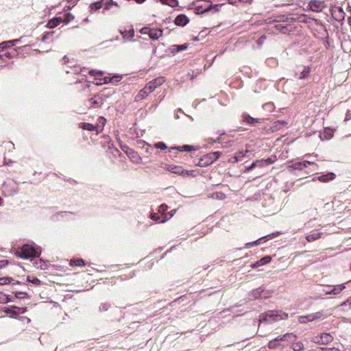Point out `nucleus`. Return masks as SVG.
I'll return each instance as SVG.
<instances>
[{
  "mask_svg": "<svg viewBox=\"0 0 351 351\" xmlns=\"http://www.w3.org/2000/svg\"><path fill=\"white\" fill-rule=\"evenodd\" d=\"M41 254V247L35 245L34 243L24 244L19 252V256L24 258L38 257Z\"/></svg>",
  "mask_w": 351,
  "mask_h": 351,
  "instance_id": "1",
  "label": "nucleus"
},
{
  "mask_svg": "<svg viewBox=\"0 0 351 351\" xmlns=\"http://www.w3.org/2000/svg\"><path fill=\"white\" fill-rule=\"evenodd\" d=\"M288 318V314L282 311H268L262 315V319L268 323L279 322Z\"/></svg>",
  "mask_w": 351,
  "mask_h": 351,
  "instance_id": "2",
  "label": "nucleus"
},
{
  "mask_svg": "<svg viewBox=\"0 0 351 351\" xmlns=\"http://www.w3.org/2000/svg\"><path fill=\"white\" fill-rule=\"evenodd\" d=\"M296 339V336L293 333H286L283 335L277 337L271 340L268 343V348L271 350L276 349L281 346L280 341H292Z\"/></svg>",
  "mask_w": 351,
  "mask_h": 351,
  "instance_id": "3",
  "label": "nucleus"
},
{
  "mask_svg": "<svg viewBox=\"0 0 351 351\" xmlns=\"http://www.w3.org/2000/svg\"><path fill=\"white\" fill-rule=\"evenodd\" d=\"M1 310L7 313L10 315V317L16 318V317L20 314H23L27 311V307H19L16 306H4L1 308Z\"/></svg>",
  "mask_w": 351,
  "mask_h": 351,
  "instance_id": "4",
  "label": "nucleus"
},
{
  "mask_svg": "<svg viewBox=\"0 0 351 351\" xmlns=\"http://www.w3.org/2000/svg\"><path fill=\"white\" fill-rule=\"evenodd\" d=\"M103 4L105 5L103 12L104 10H108L110 5H117V3L112 0H101V1H96L90 3L89 5L90 12L93 13L94 11L101 9Z\"/></svg>",
  "mask_w": 351,
  "mask_h": 351,
  "instance_id": "5",
  "label": "nucleus"
},
{
  "mask_svg": "<svg viewBox=\"0 0 351 351\" xmlns=\"http://www.w3.org/2000/svg\"><path fill=\"white\" fill-rule=\"evenodd\" d=\"M322 316L323 313L321 311H318L314 313L308 314L306 315L299 316L298 320L300 324H308L309 322L322 318Z\"/></svg>",
  "mask_w": 351,
  "mask_h": 351,
  "instance_id": "6",
  "label": "nucleus"
},
{
  "mask_svg": "<svg viewBox=\"0 0 351 351\" xmlns=\"http://www.w3.org/2000/svg\"><path fill=\"white\" fill-rule=\"evenodd\" d=\"M104 99L100 94L95 95L93 97L90 98L88 100V104L89 108H98L104 104Z\"/></svg>",
  "mask_w": 351,
  "mask_h": 351,
  "instance_id": "7",
  "label": "nucleus"
},
{
  "mask_svg": "<svg viewBox=\"0 0 351 351\" xmlns=\"http://www.w3.org/2000/svg\"><path fill=\"white\" fill-rule=\"evenodd\" d=\"M308 6L312 11L319 12L326 8V4L324 1L319 0H311L308 3Z\"/></svg>",
  "mask_w": 351,
  "mask_h": 351,
  "instance_id": "8",
  "label": "nucleus"
},
{
  "mask_svg": "<svg viewBox=\"0 0 351 351\" xmlns=\"http://www.w3.org/2000/svg\"><path fill=\"white\" fill-rule=\"evenodd\" d=\"M346 288L345 284H340L335 286L328 285L326 289H324L326 294L337 295Z\"/></svg>",
  "mask_w": 351,
  "mask_h": 351,
  "instance_id": "9",
  "label": "nucleus"
},
{
  "mask_svg": "<svg viewBox=\"0 0 351 351\" xmlns=\"http://www.w3.org/2000/svg\"><path fill=\"white\" fill-rule=\"evenodd\" d=\"M210 0H196L193 2L194 5V12L197 15L203 14V10L207 3H209Z\"/></svg>",
  "mask_w": 351,
  "mask_h": 351,
  "instance_id": "10",
  "label": "nucleus"
},
{
  "mask_svg": "<svg viewBox=\"0 0 351 351\" xmlns=\"http://www.w3.org/2000/svg\"><path fill=\"white\" fill-rule=\"evenodd\" d=\"M165 80L162 77L154 79L145 85L146 89H149V91L152 93L158 86H161L165 82Z\"/></svg>",
  "mask_w": 351,
  "mask_h": 351,
  "instance_id": "11",
  "label": "nucleus"
},
{
  "mask_svg": "<svg viewBox=\"0 0 351 351\" xmlns=\"http://www.w3.org/2000/svg\"><path fill=\"white\" fill-rule=\"evenodd\" d=\"M214 162L213 161V158L210 156V154H206L201 157L197 164V166L201 167H208L210 165L213 164Z\"/></svg>",
  "mask_w": 351,
  "mask_h": 351,
  "instance_id": "12",
  "label": "nucleus"
},
{
  "mask_svg": "<svg viewBox=\"0 0 351 351\" xmlns=\"http://www.w3.org/2000/svg\"><path fill=\"white\" fill-rule=\"evenodd\" d=\"M119 32L123 36V38L126 41H131L134 37V30L132 27L128 30L120 28Z\"/></svg>",
  "mask_w": 351,
  "mask_h": 351,
  "instance_id": "13",
  "label": "nucleus"
},
{
  "mask_svg": "<svg viewBox=\"0 0 351 351\" xmlns=\"http://www.w3.org/2000/svg\"><path fill=\"white\" fill-rule=\"evenodd\" d=\"M189 17L184 14H180L178 15L174 20V23L177 26H181V27L185 26L187 23H189Z\"/></svg>",
  "mask_w": 351,
  "mask_h": 351,
  "instance_id": "14",
  "label": "nucleus"
},
{
  "mask_svg": "<svg viewBox=\"0 0 351 351\" xmlns=\"http://www.w3.org/2000/svg\"><path fill=\"white\" fill-rule=\"evenodd\" d=\"M309 165H315V163L308 160H304L302 162H296L293 163L291 165V167L296 170H302Z\"/></svg>",
  "mask_w": 351,
  "mask_h": 351,
  "instance_id": "15",
  "label": "nucleus"
},
{
  "mask_svg": "<svg viewBox=\"0 0 351 351\" xmlns=\"http://www.w3.org/2000/svg\"><path fill=\"white\" fill-rule=\"evenodd\" d=\"M319 338V339L317 340V342L322 345H326L331 342L333 339L332 336L330 334L326 332L322 333Z\"/></svg>",
  "mask_w": 351,
  "mask_h": 351,
  "instance_id": "16",
  "label": "nucleus"
},
{
  "mask_svg": "<svg viewBox=\"0 0 351 351\" xmlns=\"http://www.w3.org/2000/svg\"><path fill=\"white\" fill-rule=\"evenodd\" d=\"M23 37L18 38V39H14L11 40H7L3 41L0 43V49H5L7 48H10L11 47L15 45L16 44L20 43L22 40Z\"/></svg>",
  "mask_w": 351,
  "mask_h": 351,
  "instance_id": "17",
  "label": "nucleus"
},
{
  "mask_svg": "<svg viewBox=\"0 0 351 351\" xmlns=\"http://www.w3.org/2000/svg\"><path fill=\"white\" fill-rule=\"evenodd\" d=\"M168 171L178 175L189 174L188 171L183 169L181 167L169 165L167 168Z\"/></svg>",
  "mask_w": 351,
  "mask_h": 351,
  "instance_id": "18",
  "label": "nucleus"
},
{
  "mask_svg": "<svg viewBox=\"0 0 351 351\" xmlns=\"http://www.w3.org/2000/svg\"><path fill=\"white\" fill-rule=\"evenodd\" d=\"M271 261V257L269 256H265L256 261V263H253L251 267L254 269L258 268L261 266L265 265L269 263H270Z\"/></svg>",
  "mask_w": 351,
  "mask_h": 351,
  "instance_id": "19",
  "label": "nucleus"
},
{
  "mask_svg": "<svg viewBox=\"0 0 351 351\" xmlns=\"http://www.w3.org/2000/svg\"><path fill=\"white\" fill-rule=\"evenodd\" d=\"M336 177V175L332 172H328L326 174L319 176L317 179L322 182H326L330 180H333Z\"/></svg>",
  "mask_w": 351,
  "mask_h": 351,
  "instance_id": "20",
  "label": "nucleus"
},
{
  "mask_svg": "<svg viewBox=\"0 0 351 351\" xmlns=\"http://www.w3.org/2000/svg\"><path fill=\"white\" fill-rule=\"evenodd\" d=\"M162 36V29L152 28L151 30H149V36L152 40H158Z\"/></svg>",
  "mask_w": 351,
  "mask_h": 351,
  "instance_id": "21",
  "label": "nucleus"
},
{
  "mask_svg": "<svg viewBox=\"0 0 351 351\" xmlns=\"http://www.w3.org/2000/svg\"><path fill=\"white\" fill-rule=\"evenodd\" d=\"M265 161L262 159L256 160L254 161L249 167H245V172H249L254 169L256 167H265Z\"/></svg>",
  "mask_w": 351,
  "mask_h": 351,
  "instance_id": "22",
  "label": "nucleus"
},
{
  "mask_svg": "<svg viewBox=\"0 0 351 351\" xmlns=\"http://www.w3.org/2000/svg\"><path fill=\"white\" fill-rule=\"evenodd\" d=\"M62 23V19L60 16L54 17L49 20L47 23V27L49 28H54Z\"/></svg>",
  "mask_w": 351,
  "mask_h": 351,
  "instance_id": "23",
  "label": "nucleus"
},
{
  "mask_svg": "<svg viewBox=\"0 0 351 351\" xmlns=\"http://www.w3.org/2000/svg\"><path fill=\"white\" fill-rule=\"evenodd\" d=\"M150 93H151V92L149 91V89H146V86H145L143 89H141L139 91L138 95L136 96V99L141 100V99L145 98L146 97H147L149 95V94H150Z\"/></svg>",
  "mask_w": 351,
  "mask_h": 351,
  "instance_id": "24",
  "label": "nucleus"
},
{
  "mask_svg": "<svg viewBox=\"0 0 351 351\" xmlns=\"http://www.w3.org/2000/svg\"><path fill=\"white\" fill-rule=\"evenodd\" d=\"M79 127L83 130L88 131H94L97 129L96 126L89 123H80Z\"/></svg>",
  "mask_w": 351,
  "mask_h": 351,
  "instance_id": "25",
  "label": "nucleus"
},
{
  "mask_svg": "<svg viewBox=\"0 0 351 351\" xmlns=\"http://www.w3.org/2000/svg\"><path fill=\"white\" fill-rule=\"evenodd\" d=\"M122 78L121 75H114L112 77H106L104 78V82H100V84H107L108 82H118Z\"/></svg>",
  "mask_w": 351,
  "mask_h": 351,
  "instance_id": "26",
  "label": "nucleus"
},
{
  "mask_svg": "<svg viewBox=\"0 0 351 351\" xmlns=\"http://www.w3.org/2000/svg\"><path fill=\"white\" fill-rule=\"evenodd\" d=\"M323 233L322 232H313L306 237V239L308 242L314 241L318 239H319Z\"/></svg>",
  "mask_w": 351,
  "mask_h": 351,
  "instance_id": "27",
  "label": "nucleus"
},
{
  "mask_svg": "<svg viewBox=\"0 0 351 351\" xmlns=\"http://www.w3.org/2000/svg\"><path fill=\"white\" fill-rule=\"evenodd\" d=\"M16 56V49L14 52L3 51V49L0 51V59H3L5 57L9 59L13 58Z\"/></svg>",
  "mask_w": 351,
  "mask_h": 351,
  "instance_id": "28",
  "label": "nucleus"
},
{
  "mask_svg": "<svg viewBox=\"0 0 351 351\" xmlns=\"http://www.w3.org/2000/svg\"><path fill=\"white\" fill-rule=\"evenodd\" d=\"M174 149H176L180 152H191V151L196 150V148L194 146L189 145L178 146V147H175Z\"/></svg>",
  "mask_w": 351,
  "mask_h": 351,
  "instance_id": "29",
  "label": "nucleus"
},
{
  "mask_svg": "<svg viewBox=\"0 0 351 351\" xmlns=\"http://www.w3.org/2000/svg\"><path fill=\"white\" fill-rule=\"evenodd\" d=\"M13 301L11 295H6L3 292L0 291V303H8L9 302Z\"/></svg>",
  "mask_w": 351,
  "mask_h": 351,
  "instance_id": "30",
  "label": "nucleus"
},
{
  "mask_svg": "<svg viewBox=\"0 0 351 351\" xmlns=\"http://www.w3.org/2000/svg\"><path fill=\"white\" fill-rule=\"evenodd\" d=\"M70 265L71 267H75V266L80 267V266L85 265V263L82 258L73 259V260H71Z\"/></svg>",
  "mask_w": 351,
  "mask_h": 351,
  "instance_id": "31",
  "label": "nucleus"
},
{
  "mask_svg": "<svg viewBox=\"0 0 351 351\" xmlns=\"http://www.w3.org/2000/svg\"><path fill=\"white\" fill-rule=\"evenodd\" d=\"M291 348L294 351H302L304 349V344L301 341H298L295 343H293L291 345Z\"/></svg>",
  "mask_w": 351,
  "mask_h": 351,
  "instance_id": "32",
  "label": "nucleus"
},
{
  "mask_svg": "<svg viewBox=\"0 0 351 351\" xmlns=\"http://www.w3.org/2000/svg\"><path fill=\"white\" fill-rule=\"evenodd\" d=\"M162 4L167 5L171 8H176L178 5V0H159Z\"/></svg>",
  "mask_w": 351,
  "mask_h": 351,
  "instance_id": "33",
  "label": "nucleus"
},
{
  "mask_svg": "<svg viewBox=\"0 0 351 351\" xmlns=\"http://www.w3.org/2000/svg\"><path fill=\"white\" fill-rule=\"evenodd\" d=\"M311 72V69L310 67H305L304 69V70L300 73L299 77H298V79L300 80H302V79H305L306 77H307L309 75Z\"/></svg>",
  "mask_w": 351,
  "mask_h": 351,
  "instance_id": "34",
  "label": "nucleus"
},
{
  "mask_svg": "<svg viewBox=\"0 0 351 351\" xmlns=\"http://www.w3.org/2000/svg\"><path fill=\"white\" fill-rule=\"evenodd\" d=\"M274 104L272 102L265 103L263 105V108L268 112H272L274 110Z\"/></svg>",
  "mask_w": 351,
  "mask_h": 351,
  "instance_id": "35",
  "label": "nucleus"
},
{
  "mask_svg": "<svg viewBox=\"0 0 351 351\" xmlns=\"http://www.w3.org/2000/svg\"><path fill=\"white\" fill-rule=\"evenodd\" d=\"M280 129V126L276 123V121H274L271 126L269 127L268 131L271 132V133H274Z\"/></svg>",
  "mask_w": 351,
  "mask_h": 351,
  "instance_id": "36",
  "label": "nucleus"
},
{
  "mask_svg": "<svg viewBox=\"0 0 351 351\" xmlns=\"http://www.w3.org/2000/svg\"><path fill=\"white\" fill-rule=\"evenodd\" d=\"M242 117H243V120L249 123L250 125H253V121H254V118L252 117L250 114H243L242 115Z\"/></svg>",
  "mask_w": 351,
  "mask_h": 351,
  "instance_id": "37",
  "label": "nucleus"
},
{
  "mask_svg": "<svg viewBox=\"0 0 351 351\" xmlns=\"http://www.w3.org/2000/svg\"><path fill=\"white\" fill-rule=\"evenodd\" d=\"M276 156H271V157H269L266 159H262L263 161H265V167L269 165H271L273 163L275 162V161L276 160Z\"/></svg>",
  "mask_w": 351,
  "mask_h": 351,
  "instance_id": "38",
  "label": "nucleus"
},
{
  "mask_svg": "<svg viewBox=\"0 0 351 351\" xmlns=\"http://www.w3.org/2000/svg\"><path fill=\"white\" fill-rule=\"evenodd\" d=\"M74 19V16L71 13H66L64 15V19H62V23L64 24H68L70 21H71Z\"/></svg>",
  "mask_w": 351,
  "mask_h": 351,
  "instance_id": "39",
  "label": "nucleus"
},
{
  "mask_svg": "<svg viewBox=\"0 0 351 351\" xmlns=\"http://www.w3.org/2000/svg\"><path fill=\"white\" fill-rule=\"evenodd\" d=\"M333 131L330 128H325L324 132V136L325 139H330L332 136Z\"/></svg>",
  "mask_w": 351,
  "mask_h": 351,
  "instance_id": "40",
  "label": "nucleus"
},
{
  "mask_svg": "<svg viewBox=\"0 0 351 351\" xmlns=\"http://www.w3.org/2000/svg\"><path fill=\"white\" fill-rule=\"evenodd\" d=\"M13 279L10 277H1L0 278V285H8L12 282Z\"/></svg>",
  "mask_w": 351,
  "mask_h": 351,
  "instance_id": "41",
  "label": "nucleus"
},
{
  "mask_svg": "<svg viewBox=\"0 0 351 351\" xmlns=\"http://www.w3.org/2000/svg\"><path fill=\"white\" fill-rule=\"evenodd\" d=\"M34 264L37 268H40V269H45L47 268L46 263L41 259H40L38 262H35Z\"/></svg>",
  "mask_w": 351,
  "mask_h": 351,
  "instance_id": "42",
  "label": "nucleus"
},
{
  "mask_svg": "<svg viewBox=\"0 0 351 351\" xmlns=\"http://www.w3.org/2000/svg\"><path fill=\"white\" fill-rule=\"evenodd\" d=\"M27 280L28 282H32L34 285H40V283H41V281L38 278H36V277H33L31 279V278L29 276H27Z\"/></svg>",
  "mask_w": 351,
  "mask_h": 351,
  "instance_id": "43",
  "label": "nucleus"
},
{
  "mask_svg": "<svg viewBox=\"0 0 351 351\" xmlns=\"http://www.w3.org/2000/svg\"><path fill=\"white\" fill-rule=\"evenodd\" d=\"M280 234H281L280 232H274L269 234L265 237H263V238H265L266 240H269V239H274V238L278 237Z\"/></svg>",
  "mask_w": 351,
  "mask_h": 351,
  "instance_id": "44",
  "label": "nucleus"
},
{
  "mask_svg": "<svg viewBox=\"0 0 351 351\" xmlns=\"http://www.w3.org/2000/svg\"><path fill=\"white\" fill-rule=\"evenodd\" d=\"M54 34V32H45L42 38L40 39L41 42H46L53 34Z\"/></svg>",
  "mask_w": 351,
  "mask_h": 351,
  "instance_id": "45",
  "label": "nucleus"
},
{
  "mask_svg": "<svg viewBox=\"0 0 351 351\" xmlns=\"http://www.w3.org/2000/svg\"><path fill=\"white\" fill-rule=\"evenodd\" d=\"M155 147L161 150H165L167 148V145L164 142H158L155 144Z\"/></svg>",
  "mask_w": 351,
  "mask_h": 351,
  "instance_id": "46",
  "label": "nucleus"
},
{
  "mask_svg": "<svg viewBox=\"0 0 351 351\" xmlns=\"http://www.w3.org/2000/svg\"><path fill=\"white\" fill-rule=\"evenodd\" d=\"M15 298H29V296L26 292H16L15 293Z\"/></svg>",
  "mask_w": 351,
  "mask_h": 351,
  "instance_id": "47",
  "label": "nucleus"
},
{
  "mask_svg": "<svg viewBox=\"0 0 351 351\" xmlns=\"http://www.w3.org/2000/svg\"><path fill=\"white\" fill-rule=\"evenodd\" d=\"M210 156L213 158V162L217 160L220 157V156L221 155V152H210Z\"/></svg>",
  "mask_w": 351,
  "mask_h": 351,
  "instance_id": "48",
  "label": "nucleus"
},
{
  "mask_svg": "<svg viewBox=\"0 0 351 351\" xmlns=\"http://www.w3.org/2000/svg\"><path fill=\"white\" fill-rule=\"evenodd\" d=\"M211 10H213V3H211L210 1L206 4L205 8L203 10V14L208 12Z\"/></svg>",
  "mask_w": 351,
  "mask_h": 351,
  "instance_id": "49",
  "label": "nucleus"
},
{
  "mask_svg": "<svg viewBox=\"0 0 351 351\" xmlns=\"http://www.w3.org/2000/svg\"><path fill=\"white\" fill-rule=\"evenodd\" d=\"M129 157L132 158L133 160H138L139 156H138L137 153L134 152L133 150L130 149V152L128 153Z\"/></svg>",
  "mask_w": 351,
  "mask_h": 351,
  "instance_id": "50",
  "label": "nucleus"
},
{
  "mask_svg": "<svg viewBox=\"0 0 351 351\" xmlns=\"http://www.w3.org/2000/svg\"><path fill=\"white\" fill-rule=\"evenodd\" d=\"M168 209V206L166 204H162L158 207V213H164L165 211H167Z\"/></svg>",
  "mask_w": 351,
  "mask_h": 351,
  "instance_id": "51",
  "label": "nucleus"
},
{
  "mask_svg": "<svg viewBox=\"0 0 351 351\" xmlns=\"http://www.w3.org/2000/svg\"><path fill=\"white\" fill-rule=\"evenodd\" d=\"M150 218L152 220L156 221H160H160L162 220V219H160V216L157 213H151Z\"/></svg>",
  "mask_w": 351,
  "mask_h": 351,
  "instance_id": "52",
  "label": "nucleus"
},
{
  "mask_svg": "<svg viewBox=\"0 0 351 351\" xmlns=\"http://www.w3.org/2000/svg\"><path fill=\"white\" fill-rule=\"evenodd\" d=\"M247 152H248L247 150H246L245 152L241 151V152H239L238 153H237L235 154V156L238 158V161L241 160V159L245 156V153H247Z\"/></svg>",
  "mask_w": 351,
  "mask_h": 351,
  "instance_id": "53",
  "label": "nucleus"
},
{
  "mask_svg": "<svg viewBox=\"0 0 351 351\" xmlns=\"http://www.w3.org/2000/svg\"><path fill=\"white\" fill-rule=\"evenodd\" d=\"M176 212V210H171L169 214V217H168L167 215H165V217L162 219V220L160 221L161 223H165V221H167V220H169L173 215V213Z\"/></svg>",
  "mask_w": 351,
  "mask_h": 351,
  "instance_id": "54",
  "label": "nucleus"
},
{
  "mask_svg": "<svg viewBox=\"0 0 351 351\" xmlns=\"http://www.w3.org/2000/svg\"><path fill=\"white\" fill-rule=\"evenodd\" d=\"M263 239L264 238L261 237V238L258 239V240H256V241H255L254 242L247 243H246V247H250L252 246L258 245L260 243V241Z\"/></svg>",
  "mask_w": 351,
  "mask_h": 351,
  "instance_id": "55",
  "label": "nucleus"
},
{
  "mask_svg": "<svg viewBox=\"0 0 351 351\" xmlns=\"http://www.w3.org/2000/svg\"><path fill=\"white\" fill-rule=\"evenodd\" d=\"M110 307V304L107 303H102L99 306V311H107Z\"/></svg>",
  "mask_w": 351,
  "mask_h": 351,
  "instance_id": "56",
  "label": "nucleus"
},
{
  "mask_svg": "<svg viewBox=\"0 0 351 351\" xmlns=\"http://www.w3.org/2000/svg\"><path fill=\"white\" fill-rule=\"evenodd\" d=\"M89 74L92 76H95V75H102L104 74V73H103V71H101L90 70L89 71Z\"/></svg>",
  "mask_w": 351,
  "mask_h": 351,
  "instance_id": "57",
  "label": "nucleus"
},
{
  "mask_svg": "<svg viewBox=\"0 0 351 351\" xmlns=\"http://www.w3.org/2000/svg\"><path fill=\"white\" fill-rule=\"evenodd\" d=\"M178 51H181L183 50H185L188 48L189 44L188 43H184L182 45H177Z\"/></svg>",
  "mask_w": 351,
  "mask_h": 351,
  "instance_id": "58",
  "label": "nucleus"
},
{
  "mask_svg": "<svg viewBox=\"0 0 351 351\" xmlns=\"http://www.w3.org/2000/svg\"><path fill=\"white\" fill-rule=\"evenodd\" d=\"M168 50L171 53H174L176 52H179L178 51V47H177V45H171Z\"/></svg>",
  "mask_w": 351,
  "mask_h": 351,
  "instance_id": "59",
  "label": "nucleus"
},
{
  "mask_svg": "<svg viewBox=\"0 0 351 351\" xmlns=\"http://www.w3.org/2000/svg\"><path fill=\"white\" fill-rule=\"evenodd\" d=\"M275 28H276L277 30H278V31H280V32H284V33L285 32L284 30H285V29H287L286 26H285V25H282V24H278V25H275Z\"/></svg>",
  "mask_w": 351,
  "mask_h": 351,
  "instance_id": "60",
  "label": "nucleus"
},
{
  "mask_svg": "<svg viewBox=\"0 0 351 351\" xmlns=\"http://www.w3.org/2000/svg\"><path fill=\"white\" fill-rule=\"evenodd\" d=\"M260 289H258L256 290H254L252 292V295L255 298H258L259 297H261V293L259 291Z\"/></svg>",
  "mask_w": 351,
  "mask_h": 351,
  "instance_id": "61",
  "label": "nucleus"
},
{
  "mask_svg": "<svg viewBox=\"0 0 351 351\" xmlns=\"http://www.w3.org/2000/svg\"><path fill=\"white\" fill-rule=\"evenodd\" d=\"M228 162H231V163H234V162H239L238 161V158L236 157V156H231L229 159H228Z\"/></svg>",
  "mask_w": 351,
  "mask_h": 351,
  "instance_id": "62",
  "label": "nucleus"
},
{
  "mask_svg": "<svg viewBox=\"0 0 351 351\" xmlns=\"http://www.w3.org/2000/svg\"><path fill=\"white\" fill-rule=\"evenodd\" d=\"M265 39H266V36H265V35L261 36L258 40V44L262 45L264 43V41L265 40Z\"/></svg>",
  "mask_w": 351,
  "mask_h": 351,
  "instance_id": "63",
  "label": "nucleus"
},
{
  "mask_svg": "<svg viewBox=\"0 0 351 351\" xmlns=\"http://www.w3.org/2000/svg\"><path fill=\"white\" fill-rule=\"evenodd\" d=\"M276 123L281 127V126H285L286 125L288 124V123L285 121H282V120H278L276 121Z\"/></svg>",
  "mask_w": 351,
  "mask_h": 351,
  "instance_id": "64",
  "label": "nucleus"
}]
</instances>
